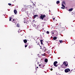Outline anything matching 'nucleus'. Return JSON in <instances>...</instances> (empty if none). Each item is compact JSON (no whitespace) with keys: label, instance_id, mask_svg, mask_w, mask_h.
<instances>
[{"label":"nucleus","instance_id":"obj_30","mask_svg":"<svg viewBox=\"0 0 75 75\" xmlns=\"http://www.w3.org/2000/svg\"><path fill=\"white\" fill-rule=\"evenodd\" d=\"M38 68V67H37V68Z\"/></svg>","mask_w":75,"mask_h":75},{"label":"nucleus","instance_id":"obj_28","mask_svg":"<svg viewBox=\"0 0 75 75\" xmlns=\"http://www.w3.org/2000/svg\"><path fill=\"white\" fill-rule=\"evenodd\" d=\"M39 67H41V64H39Z\"/></svg>","mask_w":75,"mask_h":75},{"label":"nucleus","instance_id":"obj_29","mask_svg":"<svg viewBox=\"0 0 75 75\" xmlns=\"http://www.w3.org/2000/svg\"><path fill=\"white\" fill-rule=\"evenodd\" d=\"M53 20H55V18H54L53 19Z\"/></svg>","mask_w":75,"mask_h":75},{"label":"nucleus","instance_id":"obj_22","mask_svg":"<svg viewBox=\"0 0 75 75\" xmlns=\"http://www.w3.org/2000/svg\"><path fill=\"white\" fill-rule=\"evenodd\" d=\"M52 35H54V32L52 33Z\"/></svg>","mask_w":75,"mask_h":75},{"label":"nucleus","instance_id":"obj_17","mask_svg":"<svg viewBox=\"0 0 75 75\" xmlns=\"http://www.w3.org/2000/svg\"><path fill=\"white\" fill-rule=\"evenodd\" d=\"M11 21L12 22H13V23L14 22V19H13V21L12 20Z\"/></svg>","mask_w":75,"mask_h":75},{"label":"nucleus","instance_id":"obj_33","mask_svg":"<svg viewBox=\"0 0 75 75\" xmlns=\"http://www.w3.org/2000/svg\"><path fill=\"white\" fill-rule=\"evenodd\" d=\"M56 21H57V20H56Z\"/></svg>","mask_w":75,"mask_h":75},{"label":"nucleus","instance_id":"obj_15","mask_svg":"<svg viewBox=\"0 0 75 75\" xmlns=\"http://www.w3.org/2000/svg\"><path fill=\"white\" fill-rule=\"evenodd\" d=\"M11 19H12V18L10 17V19H9V21H10L11 20Z\"/></svg>","mask_w":75,"mask_h":75},{"label":"nucleus","instance_id":"obj_20","mask_svg":"<svg viewBox=\"0 0 75 75\" xmlns=\"http://www.w3.org/2000/svg\"><path fill=\"white\" fill-rule=\"evenodd\" d=\"M40 41L41 42H42V41H43V40H41Z\"/></svg>","mask_w":75,"mask_h":75},{"label":"nucleus","instance_id":"obj_21","mask_svg":"<svg viewBox=\"0 0 75 75\" xmlns=\"http://www.w3.org/2000/svg\"><path fill=\"white\" fill-rule=\"evenodd\" d=\"M8 5H9V6H11V4H8Z\"/></svg>","mask_w":75,"mask_h":75},{"label":"nucleus","instance_id":"obj_12","mask_svg":"<svg viewBox=\"0 0 75 75\" xmlns=\"http://www.w3.org/2000/svg\"><path fill=\"white\" fill-rule=\"evenodd\" d=\"M59 3H60L59 1H57L56 3H57V4H59Z\"/></svg>","mask_w":75,"mask_h":75},{"label":"nucleus","instance_id":"obj_14","mask_svg":"<svg viewBox=\"0 0 75 75\" xmlns=\"http://www.w3.org/2000/svg\"><path fill=\"white\" fill-rule=\"evenodd\" d=\"M59 41L60 43H62V40H59Z\"/></svg>","mask_w":75,"mask_h":75},{"label":"nucleus","instance_id":"obj_10","mask_svg":"<svg viewBox=\"0 0 75 75\" xmlns=\"http://www.w3.org/2000/svg\"><path fill=\"white\" fill-rule=\"evenodd\" d=\"M37 16V15H34V16H33V18H35V17H36V16Z\"/></svg>","mask_w":75,"mask_h":75},{"label":"nucleus","instance_id":"obj_25","mask_svg":"<svg viewBox=\"0 0 75 75\" xmlns=\"http://www.w3.org/2000/svg\"><path fill=\"white\" fill-rule=\"evenodd\" d=\"M66 67H67V66H68V64H67L66 65H65Z\"/></svg>","mask_w":75,"mask_h":75},{"label":"nucleus","instance_id":"obj_5","mask_svg":"<svg viewBox=\"0 0 75 75\" xmlns=\"http://www.w3.org/2000/svg\"><path fill=\"white\" fill-rule=\"evenodd\" d=\"M26 6H25V7L24 8H23L21 10L22 11H25V10H26Z\"/></svg>","mask_w":75,"mask_h":75},{"label":"nucleus","instance_id":"obj_3","mask_svg":"<svg viewBox=\"0 0 75 75\" xmlns=\"http://www.w3.org/2000/svg\"><path fill=\"white\" fill-rule=\"evenodd\" d=\"M58 63V62H55L54 63V65L55 67H57V64Z\"/></svg>","mask_w":75,"mask_h":75},{"label":"nucleus","instance_id":"obj_8","mask_svg":"<svg viewBox=\"0 0 75 75\" xmlns=\"http://www.w3.org/2000/svg\"><path fill=\"white\" fill-rule=\"evenodd\" d=\"M24 42L25 43H26V42H27V40H24Z\"/></svg>","mask_w":75,"mask_h":75},{"label":"nucleus","instance_id":"obj_27","mask_svg":"<svg viewBox=\"0 0 75 75\" xmlns=\"http://www.w3.org/2000/svg\"><path fill=\"white\" fill-rule=\"evenodd\" d=\"M41 42V44L42 45V44H43V43H42V42Z\"/></svg>","mask_w":75,"mask_h":75},{"label":"nucleus","instance_id":"obj_9","mask_svg":"<svg viewBox=\"0 0 75 75\" xmlns=\"http://www.w3.org/2000/svg\"><path fill=\"white\" fill-rule=\"evenodd\" d=\"M57 37H54L53 38V40H57Z\"/></svg>","mask_w":75,"mask_h":75},{"label":"nucleus","instance_id":"obj_32","mask_svg":"<svg viewBox=\"0 0 75 75\" xmlns=\"http://www.w3.org/2000/svg\"><path fill=\"white\" fill-rule=\"evenodd\" d=\"M44 49H45V47H44Z\"/></svg>","mask_w":75,"mask_h":75},{"label":"nucleus","instance_id":"obj_24","mask_svg":"<svg viewBox=\"0 0 75 75\" xmlns=\"http://www.w3.org/2000/svg\"><path fill=\"white\" fill-rule=\"evenodd\" d=\"M50 70H51V71H52V70H53L52 68H51V69H50Z\"/></svg>","mask_w":75,"mask_h":75},{"label":"nucleus","instance_id":"obj_13","mask_svg":"<svg viewBox=\"0 0 75 75\" xmlns=\"http://www.w3.org/2000/svg\"><path fill=\"white\" fill-rule=\"evenodd\" d=\"M62 4H63V5H65V2H63Z\"/></svg>","mask_w":75,"mask_h":75},{"label":"nucleus","instance_id":"obj_11","mask_svg":"<svg viewBox=\"0 0 75 75\" xmlns=\"http://www.w3.org/2000/svg\"><path fill=\"white\" fill-rule=\"evenodd\" d=\"M45 62H47V61H48V59H45Z\"/></svg>","mask_w":75,"mask_h":75},{"label":"nucleus","instance_id":"obj_16","mask_svg":"<svg viewBox=\"0 0 75 75\" xmlns=\"http://www.w3.org/2000/svg\"><path fill=\"white\" fill-rule=\"evenodd\" d=\"M17 27H19V24H18L17 25Z\"/></svg>","mask_w":75,"mask_h":75},{"label":"nucleus","instance_id":"obj_18","mask_svg":"<svg viewBox=\"0 0 75 75\" xmlns=\"http://www.w3.org/2000/svg\"><path fill=\"white\" fill-rule=\"evenodd\" d=\"M64 65H66V64H67V63H66V62H64Z\"/></svg>","mask_w":75,"mask_h":75},{"label":"nucleus","instance_id":"obj_19","mask_svg":"<svg viewBox=\"0 0 75 75\" xmlns=\"http://www.w3.org/2000/svg\"><path fill=\"white\" fill-rule=\"evenodd\" d=\"M50 33V32H48V31H47V34H49Z\"/></svg>","mask_w":75,"mask_h":75},{"label":"nucleus","instance_id":"obj_2","mask_svg":"<svg viewBox=\"0 0 75 75\" xmlns=\"http://www.w3.org/2000/svg\"><path fill=\"white\" fill-rule=\"evenodd\" d=\"M65 72H68L69 71H70V69H66L65 70Z\"/></svg>","mask_w":75,"mask_h":75},{"label":"nucleus","instance_id":"obj_26","mask_svg":"<svg viewBox=\"0 0 75 75\" xmlns=\"http://www.w3.org/2000/svg\"><path fill=\"white\" fill-rule=\"evenodd\" d=\"M47 51V49H45V50H44V51Z\"/></svg>","mask_w":75,"mask_h":75},{"label":"nucleus","instance_id":"obj_6","mask_svg":"<svg viewBox=\"0 0 75 75\" xmlns=\"http://www.w3.org/2000/svg\"><path fill=\"white\" fill-rule=\"evenodd\" d=\"M14 12L15 14H16L17 13V11L16 10H14Z\"/></svg>","mask_w":75,"mask_h":75},{"label":"nucleus","instance_id":"obj_4","mask_svg":"<svg viewBox=\"0 0 75 75\" xmlns=\"http://www.w3.org/2000/svg\"><path fill=\"white\" fill-rule=\"evenodd\" d=\"M62 7H61V8H62V9H65V6H64V5L63 4H62Z\"/></svg>","mask_w":75,"mask_h":75},{"label":"nucleus","instance_id":"obj_7","mask_svg":"<svg viewBox=\"0 0 75 75\" xmlns=\"http://www.w3.org/2000/svg\"><path fill=\"white\" fill-rule=\"evenodd\" d=\"M73 10V9L72 8L70 9L69 10V11H72Z\"/></svg>","mask_w":75,"mask_h":75},{"label":"nucleus","instance_id":"obj_23","mask_svg":"<svg viewBox=\"0 0 75 75\" xmlns=\"http://www.w3.org/2000/svg\"><path fill=\"white\" fill-rule=\"evenodd\" d=\"M27 47V45H25V47Z\"/></svg>","mask_w":75,"mask_h":75},{"label":"nucleus","instance_id":"obj_1","mask_svg":"<svg viewBox=\"0 0 75 75\" xmlns=\"http://www.w3.org/2000/svg\"><path fill=\"white\" fill-rule=\"evenodd\" d=\"M46 17V16L45 15H41V16H40V18L41 19H42V20H43L44 19V18L45 17Z\"/></svg>","mask_w":75,"mask_h":75},{"label":"nucleus","instance_id":"obj_31","mask_svg":"<svg viewBox=\"0 0 75 75\" xmlns=\"http://www.w3.org/2000/svg\"><path fill=\"white\" fill-rule=\"evenodd\" d=\"M31 7H33V6H31Z\"/></svg>","mask_w":75,"mask_h":75}]
</instances>
